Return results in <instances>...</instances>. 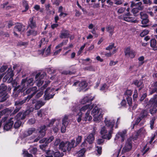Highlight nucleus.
<instances>
[{
    "mask_svg": "<svg viewBox=\"0 0 157 157\" xmlns=\"http://www.w3.org/2000/svg\"><path fill=\"white\" fill-rule=\"evenodd\" d=\"M126 132L127 131L125 130H124L122 132H118L116 135L115 140H117L121 137V142H123L124 140Z\"/></svg>",
    "mask_w": 157,
    "mask_h": 157,
    "instance_id": "obj_18",
    "label": "nucleus"
},
{
    "mask_svg": "<svg viewBox=\"0 0 157 157\" xmlns=\"http://www.w3.org/2000/svg\"><path fill=\"white\" fill-rule=\"evenodd\" d=\"M127 100L128 102V104L129 105H131L132 104V98L131 97H128L127 98Z\"/></svg>",
    "mask_w": 157,
    "mask_h": 157,
    "instance_id": "obj_61",
    "label": "nucleus"
},
{
    "mask_svg": "<svg viewBox=\"0 0 157 157\" xmlns=\"http://www.w3.org/2000/svg\"><path fill=\"white\" fill-rule=\"evenodd\" d=\"M147 105L150 106H153L155 107H157V95H155L150 100Z\"/></svg>",
    "mask_w": 157,
    "mask_h": 157,
    "instance_id": "obj_14",
    "label": "nucleus"
},
{
    "mask_svg": "<svg viewBox=\"0 0 157 157\" xmlns=\"http://www.w3.org/2000/svg\"><path fill=\"white\" fill-rule=\"evenodd\" d=\"M28 44L27 42H24L22 41H20L18 42L17 45L20 47L22 46H25Z\"/></svg>",
    "mask_w": 157,
    "mask_h": 157,
    "instance_id": "obj_49",
    "label": "nucleus"
},
{
    "mask_svg": "<svg viewBox=\"0 0 157 157\" xmlns=\"http://www.w3.org/2000/svg\"><path fill=\"white\" fill-rule=\"evenodd\" d=\"M32 104H35L34 105V108H31L29 109H30L31 111H33L34 109L35 110H38L40 109L42 106L44 105L45 103L41 100L36 101L35 99H33L32 101Z\"/></svg>",
    "mask_w": 157,
    "mask_h": 157,
    "instance_id": "obj_8",
    "label": "nucleus"
},
{
    "mask_svg": "<svg viewBox=\"0 0 157 157\" xmlns=\"http://www.w3.org/2000/svg\"><path fill=\"white\" fill-rule=\"evenodd\" d=\"M53 155L55 157H62L63 155L64 154L63 153H60L59 151H57L53 153Z\"/></svg>",
    "mask_w": 157,
    "mask_h": 157,
    "instance_id": "obj_44",
    "label": "nucleus"
},
{
    "mask_svg": "<svg viewBox=\"0 0 157 157\" xmlns=\"http://www.w3.org/2000/svg\"><path fill=\"white\" fill-rule=\"evenodd\" d=\"M101 110L97 107H95L92 111L91 114L94 117V121L99 122L102 117Z\"/></svg>",
    "mask_w": 157,
    "mask_h": 157,
    "instance_id": "obj_5",
    "label": "nucleus"
},
{
    "mask_svg": "<svg viewBox=\"0 0 157 157\" xmlns=\"http://www.w3.org/2000/svg\"><path fill=\"white\" fill-rule=\"evenodd\" d=\"M53 152L52 151L49 150L46 152V157H53Z\"/></svg>",
    "mask_w": 157,
    "mask_h": 157,
    "instance_id": "obj_41",
    "label": "nucleus"
},
{
    "mask_svg": "<svg viewBox=\"0 0 157 157\" xmlns=\"http://www.w3.org/2000/svg\"><path fill=\"white\" fill-rule=\"evenodd\" d=\"M115 121L113 120L110 121L105 118V122L106 127H103L101 128L100 133L101 135H103L102 136V138L105 139L110 140L112 136V134L113 133V128Z\"/></svg>",
    "mask_w": 157,
    "mask_h": 157,
    "instance_id": "obj_1",
    "label": "nucleus"
},
{
    "mask_svg": "<svg viewBox=\"0 0 157 157\" xmlns=\"http://www.w3.org/2000/svg\"><path fill=\"white\" fill-rule=\"evenodd\" d=\"M132 143L131 139L128 138L127 139L122 148L121 153L124 154L130 151L132 147Z\"/></svg>",
    "mask_w": 157,
    "mask_h": 157,
    "instance_id": "obj_7",
    "label": "nucleus"
},
{
    "mask_svg": "<svg viewBox=\"0 0 157 157\" xmlns=\"http://www.w3.org/2000/svg\"><path fill=\"white\" fill-rule=\"evenodd\" d=\"M68 117L67 116H65L62 120V125L61 128V132L62 133H64L66 131V128L67 125V120Z\"/></svg>",
    "mask_w": 157,
    "mask_h": 157,
    "instance_id": "obj_16",
    "label": "nucleus"
},
{
    "mask_svg": "<svg viewBox=\"0 0 157 157\" xmlns=\"http://www.w3.org/2000/svg\"><path fill=\"white\" fill-rule=\"evenodd\" d=\"M140 10L137 8H133L132 10V12L135 16L136 14L138 13Z\"/></svg>",
    "mask_w": 157,
    "mask_h": 157,
    "instance_id": "obj_50",
    "label": "nucleus"
},
{
    "mask_svg": "<svg viewBox=\"0 0 157 157\" xmlns=\"http://www.w3.org/2000/svg\"><path fill=\"white\" fill-rule=\"evenodd\" d=\"M77 102V103H74L73 105V108H72V110L75 112H77L78 109V104Z\"/></svg>",
    "mask_w": 157,
    "mask_h": 157,
    "instance_id": "obj_46",
    "label": "nucleus"
},
{
    "mask_svg": "<svg viewBox=\"0 0 157 157\" xmlns=\"http://www.w3.org/2000/svg\"><path fill=\"white\" fill-rule=\"evenodd\" d=\"M148 114L147 111L146 110H142L140 115V117L141 119L147 117Z\"/></svg>",
    "mask_w": 157,
    "mask_h": 157,
    "instance_id": "obj_30",
    "label": "nucleus"
},
{
    "mask_svg": "<svg viewBox=\"0 0 157 157\" xmlns=\"http://www.w3.org/2000/svg\"><path fill=\"white\" fill-rule=\"evenodd\" d=\"M114 44L112 43L111 45H109L108 47L106 48V50H110L113 48L114 47Z\"/></svg>",
    "mask_w": 157,
    "mask_h": 157,
    "instance_id": "obj_63",
    "label": "nucleus"
},
{
    "mask_svg": "<svg viewBox=\"0 0 157 157\" xmlns=\"http://www.w3.org/2000/svg\"><path fill=\"white\" fill-rule=\"evenodd\" d=\"M134 6H136L137 7L136 8H137L140 10H143L144 9V6L143 5L142 3L141 2H139L136 3L132 2L130 7L132 8Z\"/></svg>",
    "mask_w": 157,
    "mask_h": 157,
    "instance_id": "obj_17",
    "label": "nucleus"
},
{
    "mask_svg": "<svg viewBox=\"0 0 157 157\" xmlns=\"http://www.w3.org/2000/svg\"><path fill=\"white\" fill-rule=\"evenodd\" d=\"M46 126L43 125L41 126L40 128V130L39 131L38 136V137L32 142H36L40 140V139L44 137L45 134Z\"/></svg>",
    "mask_w": 157,
    "mask_h": 157,
    "instance_id": "obj_10",
    "label": "nucleus"
},
{
    "mask_svg": "<svg viewBox=\"0 0 157 157\" xmlns=\"http://www.w3.org/2000/svg\"><path fill=\"white\" fill-rule=\"evenodd\" d=\"M21 86L23 90H25L29 86L27 79H24L22 80Z\"/></svg>",
    "mask_w": 157,
    "mask_h": 157,
    "instance_id": "obj_23",
    "label": "nucleus"
},
{
    "mask_svg": "<svg viewBox=\"0 0 157 157\" xmlns=\"http://www.w3.org/2000/svg\"><path fill=\"white\" fill-rule=\"evenodd\" d=\"M7 89V86L4 84H2L0 86V91H5Z\"/></svg>",
    "mask_w": 157,
    "mask_h": 157,
    "instance_id": "obj_47",
    "label": "nucleus"
},
{
    "mask_svg": "<svg viewBox=\"0 0 157 157\" xmlns=\"http://www.w3.org/2000/svg\"><path fill=\"white\" fill-rule=\"evenodd\" d=\"M94 104L90 105L89 104L86 105L82 107L80 110L81 112H84L86 109H88L87 112L85 114V116L84 118V120L86 121L87 120L90 121L92 119V117L89 115L90 113V110L94 108Z\"/></svg>",
    "mask_w": 157,
    "mask_h": 157,
    "instance_id": "obj_6",
    "label": "nucleus"
},
{
    "mask_svg": "<svg viewBox=\"0 0 157 157\" xmlns=\"http://www.w3.org/2000/svg\"><path fill=\"white\" fill-rule=\"evenodd\" d=\"M86 145L87 143L85 141H84L81 145L80 147L82 148L79 151V157H85L84 153L86 150L84 147L86 146Z\"/></svg>",
    "mask_w": 157,
    "mask_h": 157,
    "instance_id": "obj_19",
    "label": "nucleus"
},
{
    "mask_svg": "<svg viewBox=\"0 0 157 157\" xmlns=\"http://www.w3.org/2000/svg\"><path fill=\"white\" fill-rule=\"evenodd\" d=\"M69 34L68 31L63 30L61 32L59 37L62 39L68 37Z\"/></svg>",
    "mask_w": 157,
    "mask_h": 157,
    "instance_id": "obj_27",
    "label": "nucleus"
},
{
    "mask_svg": "<svg viewBox=\"0 0 157 157\" xmlns=\"http://www.w3.org/2000/svg\"><path fill=\"white\" fill-rule=\"evenodd\" d=\"M61 140L59 138H56L54 143V145L55 147H59V145L61 143Z\"/></svg>",
    "mask_w": 157,
    "mask_h": 157,
    "instance_id": "obj_38",
    "label": "nucleus"
},
{
    "mask_svg": "<svg viewBox=\"0 0 157 157\" xmlns=\"http://www.w3.org/2000/svg\"><path fill=\"white\" fill-rule=\"evenodd\" d=\"M155 119V117H154L152 118L151 120L150 121V128L151 129H152L153 128L154 122Z\"/></svg>",
    "mask_w": 157,
    "mask_h": 157,
    "instance_id": "obj_43",
    "label": "nucleus"
},
{
    "mask_svg": "<svg viewBox=\"0 0 157 157\" xmlns=\"http://www.w3.org/2000/svg\"><path fill=\"white\" fill-rule=\"evenodd\" d=\"M24 6L25 7V11L29 9V6L27 2L26 1H24L23 2Z\"/></svg>",
    "mask_w": 157,
    "mask_h": 157,
    "instance_id": "obj_62",
    "label": "nucleus"
},
{
    "mask_svg": "<svg viewBox=\"0 0 157 157\" xmlns=\"http://www.w3.org/2000/svg\"><path fill=\"white\" fill-rule=\"evenodd\" d=\"M130 15V12L126 14L124 16V20L127 21L136 23L137 21L134 20V17H131Z\"/></svg>",
    "mask_w": 157,
    "mask_h": 157,
    "instance_id": "obj_15",
    "label": "nucleus"
},
{
    "mask_svg": "<svg viewBox=\"0 0 157 157\" xmlns=\"http://www.w3.org/2000/svg\"><path fill=\"white\" fill-rule=\"evenodd\" d=\"M35 120L34 118H33L29 119L28 122V123L30 124H32L35 123Z\"/></svg>",
    "mask_w": 157,
    "mask_h": 157,
    "instance_id": "obj_59",
    "label": "nucleus"
},
{
    "mask_svg": "<svg viewBox=\"0 0 157 157\" xmlns=\"http://www.w3.org/2000/svg\"><path fill=\"white\" fill-rule=\"evenodd\" d=\"M104 139L103 138L102 139H98L97 141V144L99 145L103 144L104 141Z\"/></svg>",
    "mask_w": 157,
    "mask_h": 157,
    "instance_id": "obj_58",
    "label": "nucleus"
},
{
    "mask_svg": "<svg viewBox=\"0 0 157 157\" xmlns=\"http://www.w3.org/2000/svg\"><path fill=\"white\" fill-rule=\"evenodd\" d=\"M140 15L142 20L148 19V16L146 13L141 12L140 13Z\"/></svg>",
    "mask_w": 157,
    "mask_h": 157,
    "instance_id": "obj_37",
    "label": "nucleus"
},
{
    "mask_svg": "<svg viewBox=\"0 0 157 157\" xmlns=\"http://www.w3.org/2000/svg\"><path fill=\"white\" fill-rule=\"evenodd\" d=\"M95 98V96H91L90 95H88L87 96L84 97L81 101V103L84 104L86 103L91 102Z\"/></svg>",
    "mask_w": 157,
    "mask_h": 157,
    "instance_id": "obj_13",
    "label": "nucleus"
},
{
    "mask_svg": "<svg viewBox=\"0 0 157 157\" xmlns=\"http://www.w3.org/2000/svg\"><path fill=\"white\" fill-rule=\"evenodd\" d=\"M54 90L53 88H48L45 90L44 95L45 100H48L50 98H52L54 95V94H51V93Z\"/></svg>",
    "mask_w": 157,
    "mask_h": 157,
    "instance_id": "obj_11",
    "label": "nucleus"
},
{
    "mask_svg": "<svg viewBox=\"0 0 157 157\" xmlns=\"http://www.w3.org/2000/svg\"><path fill=\"white\" fill-rule=\"evenodd\" d=\"M37 32L36 31L32 29L28 31L27 33V36H29L30 35L35 36L37 35Z\"/></svg>",
    "mask_w": 157,
    "mask_h": 157,
    "instance_id": "obj_33",
    "label": "nucleus"
},
{
    "mask_svg": "<svg viewBox=\"0 0 157 157\" xmlns=\"http://www.w3.org/2000/svg\"><path fill=\"white\" fill-rule=\"evenodd\" d=\"M36 129L34 128H32L29 129L27 132L25 133L26 136H28L31 135L35 131Z\"/></svg>",
    "mask_w": 157,
    "mask_h": 157,
    "instance_id": "obj_35",
    "label": "nucleus"
},
{
    "mask_svg": "<svg viewBox=\"0 0 157 157\" xmlns=\"http://www.w3.org/2000/svg\"><path fill=\"white\" fill-rule=\"evenodd\" d=\"M87 83L86 81H84L81 82L79 84V90L80 91L83 90L87 87Z\"/></svg>",
    "mask_w": 157,
    "mask_h": 157,
    "instance_id": "obj_29",
    "label": "nucleus"
},
{
    "mask_svg": "<svg viewBox=\"0 0 157 157\" xmlns=\"http://www.w3.org/2000/svg\"><path fill=\"white\" fill-rule=\"evenodd\" d=\"M15 119L13 118H11L5 125L4 128L6 130H8L11 128L13 124V120Z\"/></svg>",
    "mask_w": 157,
    "mask_h": 157,
    "instance_id": "obj_20",
    "label": "nucleus"
},
{
    "mask_svg": "<svg viewBox=\"0 0 157 157\" xmlns=\"http://www.w3.org/2000/svg\"><path fill=\"white\" fill-rule=\"evenodd\" d=\"M132 94V91L130 90H127L124 93V94L125 95H127L128 96V97H129V96H131Z\"/></svg>",
    "mask_w": 157,
    "mask_h": 157,
    "instance_id": "obj_54",
    "label": "nucleus"
},
{
    "mask_svg": "<svg viewBox=\"0 0 157 157\" xmlns=\"http://www.w3.org/2000/svg\"><path fill=\"white\" fill-rule=\"evenodd\" d=\"M143 81L142 80H136L133 82V83L136 86H137V87H140V88L139 89V90H140L143 88L144 86L143 85Z\"/></svg>",
    "mask_w": 157,
    "mask_h": 157,
    "instance_id": "obj_26",
    "label": "nucleus"
},
{
    "mask_svg": "<svg viewBox=\"0 0 157 157\" xmlns=\"http://www.w3.org/2000/svg\"><path fill=\"white\" fill-rule=\"evenodd\" d=\"M96 148H97L96 150L98 152V153L99 155H101V153L102 147H99L97 146L96 147Z\"/></svg>",
    "mask_w": 157,
    "mask_h": 157,
    "instance_id": "obj_57",
    "label": "nucleus"
},
{
    "mask_svg": "<svg viewBox=\"0 0 157 157\" xmlns=\"http://www.w3.org/2000/svg\"><path fill=\"white\" fill-rule=\"evenodd\" d=\"M16 101L15 102V105L16 106V109H15L14 110V111L13 113V114H15V113H16L17 112H18L19 110L20 109H21V105L22 104H16V102L17 101Z\"/></svg>",
    "mask_w": 157,
    "mask_h": 157,
    "instance_id": "obj_34",
    "label": "nucleus"
},
{
    "mask_svg": "<svg viewBox=\"0 0 157 157\" xmlns=\"http://www.w3.org/2000/svg\"><path fill=\"white\" fill-rule=\"evenodd\" d=\"M62 50V49L60 48L58 50H56L54 52L53 55L56 56L59 53L61 52Z\"/></svg>",
    "mask_w": 157,
    "mask_h": 157,
    "instance_id": "obj_64",
    "label": "nucleus"
},
{
    "mask_svg": "<svg viewBox=\"0 0 157 157\" xmlns=\"http://www.w3.org/2000/svg\"><path fill=\"white\" fill-rule=\"evenodd\" d=\"M54 139V137L51 136L50 137L44 139L40 141V143L45 142V144L47 145L48 144L51 142Z\"/></svg>",
    "mask_w": 157,
    "mask_h": 157,
    "instance_id": "obj_22",
    "label": "nucleus"
},
{
    "mask_svg": "<svg viewBox=\"0 0 157 157\" xmlns=\"http://www.w3.org/2000/svg\"><path fill=\"white\" fill-rule=\"evenodd\" d=\"M73 47V45L72 44H70L67 47H64L63 48L64 50H67L70 49L71 48Z\"/></svg>",
    "mask_w": 157,
    "mask_h": 157,
    "instance_id": "obj_60",
    "label": "nucleus"
},
{
    "mask_svg": "<svg viewBox=\"0 0 157 157\" xmlns=\"http://www.w3.org/2000/svg\"><path fill=\"white\" fill-rule=\"evenodd\" d=\"M8 71L7 75L6 76H5L4 78H5L6 79H7L10 77V79L12 80L13 79L12 77L14 75L13 71L11 69H9Z\"/></svg>",
    "mask_w": 157,
    "mask_h": 157,
    "instance_id": "obj_32",
    "label": "nucleus"
},
{
    "mask_svg": "<svg viewBox=\"0 0 157 157\" xmlns=\"http://www.w3.org/2000/svg\"><path fill=\"white\" fill-rule=\"evenodd\" d=\"M106 29L108 32H109L112 36L113 33L114 27L113 26H108L106 28Z\"/></svg>",
    "mask_w": 157,
    "mask_h": 157,
    "instance_id": "obj_36",
    "label": "nucleus"
},
{
    "mask_svg": "<svg viewBox=\"0 0 157 157\" xmlns=\"http://www.w3.org/2000/svg\"><path fill=\"white\" fill-rule=\"evenodd\" d=\"M25 29V26L20 23L16 25L14 29L15 31H18V32L23 31Z\"/></svg>",
    "mask_w": 157,
    "mask_h": 157,
    "instance_id": "obj_21",
    "label": "nucleus"
},
{
    "mask_svg": "<svg viewBox=\"0 0 157 157\" xmlns=\"http://www.w3.org/2000/svg\"><path fill=\"white\" fill-rule=\"evenodd\" d=\"M46 74L45 73L40 74V73L37 74L35 76V80L37 86H40L43 82V81L42 79L44 78Z\"/></svg>",
    "mask_w": 157,
    "mask_h": 157,
    "instance_id": "obj_9",
    "label": "nucleus"
},
{
    "mask_svg": "<svg viewBox=\"0 0 157 157\" xmlns=\"http://www.w3.org/2000/svg\"><path fill=\"white\" fill-rule=\"evenodd\" d=\"M27 82L29 86H31L33 84V78H30L27 79Z\"/></svg>",
    "mask_w": 157,
    "mask_h": 157,
    "instance_id": "obj_52",
    "label": "nucleus"
},
{
    "mask_svg": "<svg viewBox=\"0 0 157 157\" xmlns=\"http://www.w3.org/2000/svg\"><path fill=\"white\" fill-rule=\"evenodd\" d=\"M94 138L93 133H91L87 137L86 140L90 144L92 143L94 141Z\"/></svg>",
    "mask_w": 157,
    "mask_h": 157,
    "instance_id": "obj_31",
    "label": "nucleus"
},
{
    "mask_svg": "<svg viewBox=\"0 0 157 157\" xmlns=\"http://www.w3.org/2000/svg\"><path fill=\"white\" fill-rule=\"evenodd\" d=\"M156 45V41L155 39H152L150 41V45L151 47L155 48Z\"/></svg>",
    "mask_w": 157,
    "mask_h": 157,
    "instance_id": "obj_40",
    "label": "nucleus"
},
{
    "mask_svg": "<svg viewBox=\"0 0 157 157\" xmlns=\"http://www.w3.org/2000/svg\"><path fill=\"white\" fill-rule=\"evenodd\" d=\"M47 42V40H46V39L45 38H42L40 42V43L39 45V47H41L42 45L46 44Z\"/></svg>",
    "mask_w": 157,
    "mask_h": 157,
    "instance_id": "obj_42",
    "label": "nucleus"
},
{
    "mask_svg": "<svg viewBox=\"0 0 157 157\" xmlns=\"http://www.w3.org/2000/svg\"><path fill=\"white\" fill-rule=\"evenodd\" d=\"M125 10V8L123 7H121L118 9L117 11V12L119 14L123 13L124 12Z\"/></svg>",
    "mask_w": 157,
    "mask_h": 157,
    "instance_id": "obj_51",
    "label": "nucleus"
},
{
    "mask_svg": "<svg viewBox=\"0 0 157 157\" xmlns=\"http://www.w3.org/2000/svg\"><path fill=\"white\" fill-rule=\"evenodd\" d=\"M59 123L58 121V122L57 124L55 126H54L53 128V131L55 132H57L58 130H59Z\"/></svg>",
    "mask_w": 157,
    "mask_h": 157,
    "instance_id": "obj_48",
    "label": "nucleus"
},
{
    "mask_svg": "<svg viewBox=\"0 0 157 157\" xmlns=\"http://www.w3.org/2000/svg\"><path fill=\"white\" fill-rule=\"evenodd\" d=\"M31 111L30 109H28L24 113L22 114L20 112L17 115L15 118L17 119V121L14 124V127L15 128H17L20 126L21 122L20 121V120L24 119L26 115L29 114Z\"/></svg>",
    "mask_w": 157,
    "mask_h": 157,
    "instance_id": "obj_4",
    "label": "nucleus"
},
{
    "mask_svg": "<svg viewBox=\"0 0 157 157\" xmlns=\"http://www.w3.org/2000/svg\"><path fill=\"white\" fill-rule=\"evenodd\" d=\"M8 98L7 94L6 91L0 92V101L2 102L5 101Z\"/></svg>",
    "mask_w": 157,
    "mask_h": 157,
    "instance_id": "obj_24",
    "label": "nucleus"
},
{
    "mask_svg": "<svg viewBox=\"0 0 157 157\" xmlns=\"http://www.w3.org/2000/svg\"><path fill=\"white\" fill-rule=\"evenodd\" d=\"M33 17L30 18L28 23V26L32 29H33L36 27L35 22L33 21Z\"/></svg>",
    "mask_w": 157,
    "mask_h": 157,
    "instance_id": "obj_25",
    "label": "nucleus"
},
{
    "mask_svg": "<svg viewBox=\"0 0 157 157\" xmlns=\"http://www.w3.org/2000/svg\"><path fill=\"white\" fill-rule=\"evenodd\" d=\"M137 133L138 135L144 134L146 133V130L144 128H141L137 131Z\"/></svg>",
    "mask_w": 157,
    "mask_h": 157,
    "instance_id": "obj_39",
    "label": "nucleus"
},
{
    "mask_svg": "<svg viewBox=\"0 0 157 157\" xmlns=\"http://www.w3.org/2000/svg\"><path fill=\"white\" fill-rule=\"evenodd\" d=\"M124 52L125 56L131 58H133L135 57V52L133 50L131 49L130 47L125 48L124 49Z\"/></svg>",
    "mask_w": 157,
    "mask_h": 157,
    "instance_id": "obj_12",
    "label": "nucleus"
},
{
    "mask_svg": "<svg viewBox=\"0 0 157 157\" xmlns=\"http://www.w3.org/2000/svg\"><path fill=\"white\" fill-rule=\"evenodd\" d=\"M37 87L36 86L32 87L28 89L26 91V94H28L31 93L30 95H29L26 98H25V99L22 100H19L17 101L16 104H23L25 103L26 101H28L30 98H31L36 93Z\"/></svg>",
    "mask_w": 157,
    "mask_h": 157,
    "instance_id": "obj_2",
    "label": "nucleus"
},
{
    "mask_svg": "<svg viewBox=\"0 0 157 157\" xmlns=\"http://www.w3.org/2000/svg\"><path fill=\"white\" fill-rule=\"evenodd\" d=\"M75 143V140H72L70 143L61 141L59 145V148L64 152H66L67 150L69 151L74 147Z\"/></svg>",
    "mask_w": 157,
    "mask_h": 157,
    "instance_id": "obj_3",
    "label": "nucleus"
},
{
    "mask_svg": "<svg viewBox=\"0 0 157 157\" xmlns=\"http://www.w3.org/2000/svg\"><path fill=\"white\" fill-rule=\"evenodd\" d=\"M142 1L144 4H149L150 5L152 3L151 1L150 0H142Z\"/></svg>",
    "mask_w": 157,
    "mask_h": 157,
    "instance_id": "obj_56",
    "label": "nucleus"
},
{
    "mask_svg": "<svg viewBox=\"0 0 157 157\" xmlns=\"http://www.w3.org/2000/svg\"><path fill=\"white\" fill-rule=\"evenodd\" d=\"M141 120L142 119H141L140 117H139L137 118L136 120L135 123L134 124H133V126L132 128H134V126L135 125H137Z\"/></svg>",
    "mask_w": 157,
    "mask_h": 157,
    "instance_id": "obj_53",
    "label": "nucleus"
},
{
    "mask_svg": "<svg viewBox=\"0 0 157 157\" xmlns=\"http://www.w3.org/2000/svg\"><path fill=\"white\" fill-rule=\"evenodd\" d=\"M43 93L42 91H41L38 93L36 95L35 98L37 99L39 98L40 97L42 96L43 94Z\"/></svg>",
    "mask_w": 157,
    "mask_h": 157,
    "instance_id": "obj_55",
    "label": "nucleus"
},
{
    "mask_svg": "<svg viewBox=\"0 0 157 157\" xmlns=\"http://www.w3.org/2000/svg\"><path fill=\"white\" fill-rule=\"evenodd\" d=\"M156 107H153L152 108L150 109L149 111L150 113L152 115H154L155 113L157 112V109L156 108Z\"/></svg>",
    "mask_w": 157,
    "mask_h": 157,
    "instance_id": "obj_45",
    "label": "nucleus"
},
{
    "mask_svg": "<svg viewBox=\"0 0 157 157\" xmlns=\"http://www.w3.org/2000/svg\"><path fill=\"white\" fill-rule=\"evenodd\" d=\"M50 49L51 45L49 46L46 50H43L44 51H40L41 53L40 54L43 55L44 56H47L50 54Z\"/></svg>",
    "mask_w": 157,
    "mask_h": 157,
    "instance_id": "obj_28",
    "label": "nucleus"
}]
</instances>
